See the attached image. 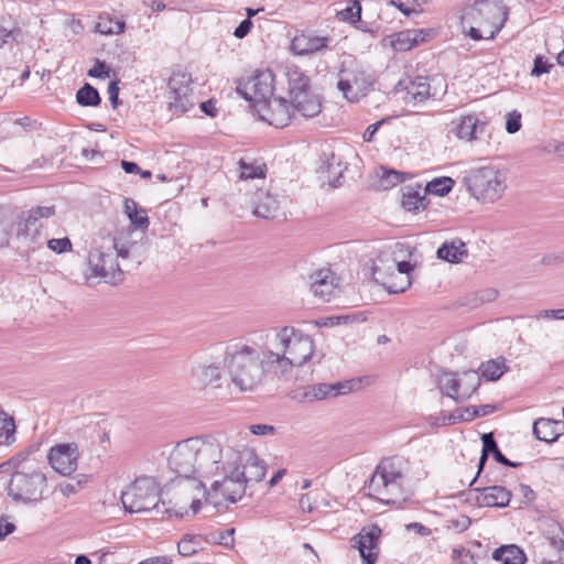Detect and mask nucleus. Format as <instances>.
<instances>
[{
    "instance_id": "obj_1",
    "label": "nucleus",
    "mask_w": 564,
    "mask_h": 564,
    "mask_svg": "<svg viewBox=\"0 0 564 564\" xmlns=\"http://www.w3.org/2000/svg\"><path fill=\"white\" fill-rule=\"evenodd\" d=\"M313 352L312 338L286 326L278 330L272 343L264 348V364L269 371L284 376L310 360Z\"/></svg>"
},
{
    "instance_id": "obj_2",
    "label": "nucleus",
    "mask_w": 564,
    "mask_h": 564,
    "mask_svg": "<svg viewBox=\"0 0 564 564\" xmlns=\"http://www.w3.org/2000/svg\"><path fill=\"white\" fill-rule=\"evenodd\" d=\"M231 381L240 391L254 389L262 380L264 370V349L259 352L248 345L228 346L224 357Z\"/></svg>"
},
{
    "instance_id": "obj_3",
    "label": "nucleus",
    "mask_w": 564,
    "mask_h": 564,
    "mask_svg": "<svg viewBox=\"0 0 564 564\" xmlns=\"http://www.w3.org/2000/svg\"><path fill=\"white\" fill-rule=\"evenodd\" d=\"M205 449L208 453V460H205V477L232 473L262 462L254 449L234 446L218 436H205Z\"/></svg>"
},
{
    "instance_id": "obj_4",
    "label": "nucleus",
    "mask_w": 564,
    "mask_h": 564,
    "mask_svg": "<svg viewBox=\"0 0 564 564\" xmlns=\"http://www.w3.org/2000/svg\"><path fill=\"white\" fill-rule=\"evenodd\" d=\"M265 473V464L260 462L251 467H242L232 473L220 474L223 478L212 484L209 491H207L206 502L216 508L225 503H235L246 495L247 487L261 481Z\"/></svg>"
},
{
    "instance_id": "obj_5",
    "label": "nucleus",
    "mask_w": 564,
    "mask_h": 564,
    "mask_svg": "<svg viewBox=\"0 0 564 564\" xmlns=\"http://www.w3.org/2000/svg\"><path fill=\"white\" fill-rule=\"evenodd\" d=\"M463 183L469 195L480 204H495L508 188V170L498 164L470 167Z\"/></svg>"
},
{
    "instance_id": "obj_6",
    "label": "nucleus",
    "mask_w": 564,
    "mask_h": 564,
    "mask_svg": "<svg viewBox=\"0 0 564 564\" xmlns=\"http://www.w3.org/2000/svg\"><path fill=\"white\" fill-rule=\"evenodd\" d=\"M115 247L110 234H100L93 239L87 254V271L85 273L88 282L102 281L117 285L123 281L124 273L117 262Z\"/></svg>"
},
{
    "instance_id": "obj_7",
    "label": "nucleus",
    "mask_w": 564,
    "mask_h": 564,
    "mask_svg": "<svg viewBox=\"0 0 564 564\" xmlns=\"http://www.w3.org/2000/svg\"><path fill=\"white\" fill-rule=\"evenodd\" d=\"M46 490V475L36 466L28 464L15 470L8 484V496L20 505L40 502Z\"/></svg>"
},
{
    "instance_id": "obj_8",
    "label": "nucleus",
    "mask_w": 564,
    "mask_h": 564,
    "mask_svg": "<svg viewBox=\"0 0 564 564\" xmlns=\"http://www.w3.org/2000/svg\"><path fill=\"white\" fill-rule=\"evenodd\" d=\"M204 437H191L175 445L169 456V467L181 477L205 476V460H208Z\"/></svg>"
},
{
    "instance_id": "obj_9",
    "label": "nucleus",
    "mask_w": 564,
    "mask_h": 564,
    "mask_svg": "<svg viewBox=\"0 0 564 564\" xmlns=\"http://www.w3.org/2000/svg\"><path fill=\"white\" fill-rule=\"evenodd\" d=\"M286 76L289 101L295 113L306 119L321 115L322 97L312 89L311 78L299 67L290 68Z\"/></svg>"
},
{
    "instance_id": "obj_10",
    "label": "nucleus",
    "mask_w": 564,
    "mask_h": 564,
    "mask_svg": "<svg viewBox=\"0 0 564 564\" xmlns=\"http://www.w3.org/2000/svg\"><path fill=\"white\" fill-rule=\"evenodd\" d=\"M403 475L394 462L382 460L373 471L368 489L369 495L379 501L390 505L402 501Z\"/></svg>"
},
{
    "instance_id": "obj_11",
    "label": "nucleus",
    "mask_w": 564,
    "mask_h": 564,
    "mask_svg": "<svg viewBox=\"0 0 564 564\" xmlns=\"http://www.w3.org/2000/svg\"><path fill=\"white\" fill-rule=\"evenodd\" d=\"M412 264L408 261H399L394 252L383 250L377 257L372 268L376 281L380 282L389 293H402L411 285L409 276Z\"/></svg>"
},
{
    "instance_id": "obj_12",
    "label": "nucleus",
    "mask_w": 564,
    "mask_h": 564,
    "mask_svg": "<svg viewBox=\"0 0 564 564\" xmlns=\"http://www.w3.org/2000/svg\"><path fill=\"white\" fill-rule=\"evenodd\" d=\"M55 215V206H36L23 212L17 223L15 237L25 245L28 254L41 249L44 245L45 232L42 219Z\"/></svg>"
},
{
    "instance_id": "obj_13",
    "label": "nucleus",
    "mask_w": 564,
    "mask_h": 564,
    "mask_svg": "<svg viewBox=\"0 0 564 564\" xmlns=\"http://www.w3.org/2000/svg\"><path fill=\"white\" fill-rule=\"evenodd\" d=\"M160 485L154 477L141 476L121 492V502L130 513L147 512L158 506Z\"/></svg>"
},
{
    "instance_id": "obj_14",
    "label": "nucleus",
    "mask_w": 564,
    "mask_h": 564,
    "mask_svg": "<svg viewBox=\"0 0 564 564\" xmlns=\"http://www.w3.org/2000/svg\"><path fill=\"white\" fill-rule=\"evenodd\" d=\"M507 17L508 9L500 0H477L465 10L463 19L480 26L488 25L489 40L499 33Z\"/></svg>"
},
{
    "instance_id": "obj_15",
    "label": "nucleus",
    "mask_w": 564,
    "mask_h": 564,
    "mask_svg": "<svg viewBox=\"0 0 564 564\" xmlns=\"http://www.w3.org/2000/svg\"><path fill=\"white\" fill-rule=\"evenodd\" d=\"M206 497L207 491L202 481L196 479L186 481L167 502L165 512L175 518L195 516L200 510L203 499L206 501Z\"/></svg>"
},
{
    "instance_id": "obj_16",
    "label": "nucleus",
    "mask_w": 564,
    "mask_h": 564,
    "mask_svg": "<svg viewBox=\"0 0 564 564\" xmlns=\"http://www.w3.org/2000/svg\"><path fill=\"white\" fill-rule=\"evenodd\" d=\"M437 382L442 393L459 402L469 399L477 390L480 384V375L475 370L442 371Z\"/></svg>"
},
{
    "instance_id": "obj_17",
    "label": "nucleus",
    "mask_w": 564,
    "mask_h": 564,
    "mask_svg": "<svg viewBox=\"0 0 564 564\" xmlns=\"http://www.w3.org/2000/svg\"><path fill=\"white\" fill-rule=\"evenodd\" d=\"M236 89L245 100L264 105L273 96L274 75L269 69L256 70L247 79H239Z\"/></svg>"
},
{
    "instance_id": "obj_18",
    "label": "nucleus",
    "mask_w": 564,
    "mask_h": 564,
    "mask_svg": "<svg viewBox=\"0 0 564 564\" xmlns=\"http://www.w3.org/2000/svg\"><path fill=\"white\" fill-rule=\"evenodd\" d=\"M373 83V76L358 65L343 64L338 72L337 88L348 101H358Z\"/></svg>"
},
{
    "instance_id": "obj_19",
    "label": "nucleus",
    "mask_w": 564,
    "mask_h": 564,
    "mask_svg": "<svg viewBox=\"0 0 564 564\" xmlns=\"http://www.w3.org/2000/svg\"><path fill=\"white\" fill-rule=\"evenodd\" d=\"M192 75L186 72H173L169 79V109L174 113H185L194 106Z\"/></svg>"
},
{
    "instance_id": "obj_20",
    "label": "nucleus",
    "mask_w": 564,
    "mask_h": 564,
    "mask_svg": "<svg viewBox=\"0 0 564 564\" xmlns=\"http://www.w3.org/2000/svg\"><path fill=\"white\" fill-rule=\"evenodd\" d=\"M79 456L76 443H61L50 448L47 459L56 473L62 476H70L78 467Z\"/></svg>"
},
{
    "instance_id": "obj_21",
    "label": "nucleus",
    "mask_w": 564,
    "mask_h": 564,
    "mask_svg": "<svg viewBox=\"0 0 564 564\" xmlns=\"http://www.w3.org/2000/svg\"><path fill=\"white\" fill-rule=\"evenodd\" d=\"M223 361H204L192 369V384L199 390H217L223 387Z\"/></svg>"
},
{
    "instance_id": "obj_22",
    "label": "nucleus",
    "mask_w": 564,
    "mask_h": 564,
    "mask_svg": "<svg viewBox=\"0 0 564 564\" xmlns=\"http://www.w3.org/2000/svg\"><path fill=\"white\" fill-rule=\"evenodd\" d=\"M381 530L372 525L361 530L352 538L354 546L359 551L364 564H376L379 554Z\"/></svg>"
},
{
    "instance_id": "obj_23",
    "label": "nucleus",
    "mask_w": 564,
    "mask_h": 564,
    "mask_svg": "<svg viewBox=\"0 0 564 564\" xmlns=\"http://www.w3.org/2000/svg\"><path fill=\"white\" fill-rule=\"evenodd\" d=\"M262 107L263 110L268 112V117L263 116L262 118L276 128L286 127L295 116V111L292 109L293 107L289 98H273L262 105Z\"/></svg>"
},
{
    "instance_id": "obj_24",
    "label": "nucleus",
    "mask_w": 564,
    "mask_h": 564,
    "mask_svg": "<svg viewBox=\"0 0 564 564\" xmlns=\"http://www.w3.org/2000/svg\"><path fill=\"white\" fill-rule=\"evenodd\" d=\"M329 42L330 39L328 36H319L312 32H302L292 39L290 47L293 54L305 56L326 50Z\"/></svg>"
},
{
    "instance_id": "obj_25",
    "label": "nucleus",
    "mask_w": 564,
    "mask_h": 564,
    "mask_svg": "<svg viewBox=\"0 0 564 564\" xmlns=\"http://www.w3.org/2000/svg\"><path fill=\"white\" fill-rule=\"evenodd\" d=\"M352 384L350 381H338L335 383H316L305 388L303 400L313 402L334 398L350 392Z\"/></svg>"
},
{
    "instance_id": "obj_26",
    "label": "nucleus",
    "mask_w": 564,
    "mask_h": 564,
    "mask_svg": "<svg viewBox=\"0 0 564 564\" xmlns=\"http://www.w3.org/2000/svg\"><path fill=\"white\" fill-rule=\"evenodd\" d=\"M455 124L454 131L458 139H467V141L477 140L484 137L487 122L479 119L477 115H467L459 118Z\"/></svg>"
},
{
    "instance_id": "obj_27",
    "label": "nucleus",
    "mask_w": 564,
    "mask_h": 564,
    "mask_svg": "<svg viewBox=\"0 0 564 564\" xmlns=\"http://www.w3.org/2000/svg\"><path fill=\"white\" fill-rule=\"evenodd\" d=\"M511 492L502 486H490L476 490L475 501L479 507L503 508L509 505Z\"/></svg>"
},
{
    "instance_id": "obj_28",
    "label": "nucleus",
    "mask_w": 564,
    "mask_h": 564,
    "mask_svg": "<svg viewBox=\"0 0 564 564\" xmlns=\"http://www.w3.org/2000/svg\"><path fill=\"white\" fill-rule=\"evenodd\" d=\"M425 187L422 188L420 184L408 185L402 188V207L410 213H421L426 209L429 199Z\"/></svg>"
},
{
    "instance_id": "obj_29",
    "label": "nucleus",
    "mask_w": 564,
    "mask_h": 564,
    "mask_svg": "<svg viewBox=\"0 0 564 564\" xmlns=\"http://www.w3.org/2000/svg\"><path fill=\"white\" fill-rule=\"evenodd\" d=\"M563 433L564 422L561 420L540 417L533 423V434L539 441L554 443Z\"/></svg>"
},
{
    "instance_id": "obj_30",
    "label": "nucleus",
    "mask_w": 564,
    "mask_h": 564,
    "mask_svg": "<svg viewBox=\"0 0 564 564\" xmlns=\"http://www.w3.org/2000/svg\"><path fill=\"white\" fill-rule=\"evenodd\" d=\"M281 202L276 195L269 192H257L253 200V215L263 219H272L280 210Z\"/></svg>"
},
{
    "instance_id": "obj_31",
    "label": "nucleus",
    "mask_w": 564,
    "mask_h": 564,
    "mask_svg": "<svg viewBox=\"0 0 564 564\" xmlns=\"http://www.w3.org/2000/svg\"><path fill=\"white\" fill-rule=\"evenodd\" d=\"M311 290L315 296L329 301L335 291L334 274L329 269H321L310 275Z\"/></svg>"
},
{
    "instance_id": "obj_32",
    "label": "nucleus",
    "mask_w": 564,
    "mask_h": 564,
    "mask_svg": "<svg viewBox=\"0 0 564 564\" xmlns=\"http://www.w3.org/2000/svg\"><path fill=\"white\" fill-rule=\"evenodd\" d=\"M437 258L449 263H459L468 256V249L460 239L445 241L437 249Z\"/></svg>"
},
{
    "instance_id": "obj_33",
    "label": "nucleus",
    "mask_w": 564,
    "mask_h": 564,
    "mask_svg": "<svg viewBox=\"0 0 564 564\" xmlns=\"http://www.w3.org/2000/svg\"><path fill=\"white\" fill-rule=\"evenodd\" d=\"M481 441H482V453H481V456L479 458V463H478V474L480 473V470L482 469L486 460H487V457H488V454L491 453L495 457V459L502 464V465H506V466H510V467H517L520 465V463H512L510 462L498 448L497 446V443L496 441L494 440V436L491 433H488V434H484L481 436Z\"/></svg>"
},
{
    "instance_id": "obj_34",
    "label": "nucleus",
    "mask_w": 564,
    "mask_h": 564,
    "mask_svg": "<svg viewBox=\"0 0 564 564\" xmlns=\"http://www.w3.org/2000/svg\"><path fill=\"white\" fill-rule=\"evenodd\" d=\"M346 166L341 160L333 152L328 154L325 153L322 164L319 165L321 173L326 174L325 177L333 186H336V181L343 175Z\"/></svg>"
},
{
    "instance_id": "obj_35",
    "label": "nucleus",
    "mask_w": 564,
    "mask_h": 564,
    "mask_svg": "<svg viewBox=\"0 0 564 564\" xmlns=\"http://www.w3.org/2000/svg\"><path fill=\"white\" fill-rule=\"evenodd\" d=\"M492 557L502 564H524L527 560L523 551L514 544L500 546L495 550Z\"/></svg>"
},
{
    "instance_id": "obj_36",
    "label": "nucleus",
    "mask_w": 564,
    "mask_h": 564,
    "mask_svg": "<svg viewBox=\"0 0 564 564\" xmlns=\"http://www.w3.org/2000/svg\"><path fill=\"white\" fill-rule=\"evenodd\" d=\"M422 30H405L393 35L391 45L394 51L405 52L417 46L421 40H415V36H420Z\"/></svg>"
},
{
    "instance_id": "obj_37",
    "label": "nucleus",
    "mask_w": 564,
    "mask_h": 564,
    "mask_svg": "<svg viewBox=\"0 0 564 564\" xmlns=\"http://www.w3.org/2000/svg\"><path fill=\"white\" fill-rule=\"evenodd\" d=\"M507 369L506 359L502 357L485 361L479 367L481 376L487 381H496L500 379Z\"/></svg>"
},
{
    "instance_id": "obj_38",
    "label": "nucleus",
    "mask_w": 564,
    "mask_h": 564,
    "mask_svg": "<svg viewBox=\"0 0 564 564\" xmlns=\"http://www.w3.org/2000/svg\"><path fill=\"white\" fill-rule=\"evenodd\" d=\"M378 187L388 191L405 181V174L395 170L380 167L377 172Z\"/></svg>"
},
{
    "instance_id": "obj_39",
    "label": "nucleus",
    "mask_w": 564,
    "mask_h": 564,
    "mask_svg": "<svg viewBox=\"0 0 564 564\" xmlns=\"http://www.w3.org/2000/svg\"><path fill=\"white\" fill-rule=\"evenodd\" d=\"M203 538L199 534H185L177 543V551L182 556H192L203 549Z\"/></svg>"
},
{
    "instance_id": "obj_40",
    "label": "nucleus",
    "mask_w": 564,
    "mask_h": 564,
    "mask_svg": "<svg viewBox=\"0 0 564 564\" xmlns=\"http://www.w3.org/2000/svg\"><path fill=\"white\" fill-rule=\"evenodd\" d=\"M406 93L413 97L414 100L424 101L431 93V85L427 77L417 76L406 86Z\"/></svg>"
},
{
    "instance_id": "obj_41",
    "label": "nucleus",
    "mask_w": 564,
    "mask_h": 564,
    "mask_svg": "<svg viewBox=\"0 0 564 564\" xmlns=\"http://www.w3.org/2000/svg\"><path fill=\"white\" fill-rule=\"evenodd\" d=\"M240 177L243 180L261 178L265 176V165L257 160L247 161L241 159L239 161Z\"/></svg>"
},
{
    "instance_id": "obj_42",
    "label": "nucleus",
    "mask_w": 564,
    "mask_h": 564,
    "mask_svg": "<svg viewBox=\"0 0 564 564\" xmlns=\"http://www.w3.org/2000/svg\"><path fill=\"white\" fill-rule=\"evenodd\" d=\"M124 213L128 218L138 228H147L149 225V219L145 210L139 209L137 203L133 199L127 198L124 200Z\"/></svg>"
},
{
    "instance_id": "obj_43",
    "label": "nucleus",
    "mask_w": 564,
    "mask_h": 564,
    "mask_svg": "<svg viewBox=\"0 0 564 564\" xmlns=\"http://www.w3.org/2000/svg\"><path fill=\"white\" fill-rule=\"evenodd\" d=\"M455 181L448 176L433 178L425 185V192L436 196H446L454 188Z\"/></svg>"
},
{
    "instance_id": "obj_44",
    "label": "nucleus",
    "mask_w": 564,
    "mask_h": 564,
    "mask_svg": "<svg viewBox=\"0 0 564 564\" xmlns=\"http://www.w3.org/2000/svg\"><path fill=\"white\" fill-rule=\"evenodd\" d=\"M76 100L84 107H96L101 102L98 90L88 83L77 90Z\"/></svg>"
},
{
    "instance_id": "obj_45",
    "label": "nucleus",
    "mask_w": 564,
    "mask_h": 564,
    "mask_svg": "<svg viewBox=\"0 0 564 564\" xmlns=\"http://www.w3.org/2000/svg\"><path fill=\"white\" fill-rule=\"evenodd\" d=\"M339 21L357 24L361 21V4L359 0H351L350 4L336 14Z\"/></svg>"
},
{
    "instance_id": "obj_46",
    "label": "nucleus",
    "mask_w": 564,
    "mask_h": 564,
    "mask_svg": "<svg viewBox=\"0 0 564 564\" xmlns=\"http://www.w3.org/2000/svg\"><path fill=\"white\" fill-rule=\"evenodd\" d=\"M15 425L12 417L0 414V445H10L14 442Z\"/></svg>"
},
{
    "instance_id": "obj_47",
    "label": "nucleus",
    "mask_w": 564,
    "mask_h": 564,
    "mask_svg": "<svg viewBox=\"0 0 564 564\" xmlns=\"http://www.w3.org/2000/svg\"><path fill=\"white\" fill-rule=\"evenodd\" d=\"M13 221L0 210V249L10 246L12 237Z\"/></svg>"
},
{
    "instance_id": "obj_48",
    "label": "nucleus",
    "mask_w": 564,
    "mask_h": 564,
    "mask_svg": "<svg viewBox=\"0 0 564 564\" xmlns=\"http://www.w3.org/2000/svg\"><path fill=\"white\" fill-rule=\"evenodd\" d=\"M126 23L120 20L104 19L97 23V30L101 34H120L124 31Z\"/></svg>"
},
{
    "instance_id": "obj_49",
    "label": "nucleus",
    "mask_w": 564,
    "mask_h": 564,
    "mask_svg": "<svg viewBox=\"0 0 564 564\" xmlns=\"http://www.w3.org/2000/svg\"><path fill=\"white\" fill-rule=\"evenodd\" d=\"M234 532L235 529L214 532L205 536V541L208 543H216L224 546H231L234 544Z\"/></svg>"
},
{
    "instance_id": "obj_50",
    "label": "nucleus",
    "mask_w": 564,
    "mask_h": 564,
    "mask_svg": "<svg viewBox=\"0 0 564 564\" xmlns=\"http://www.w3.org/2000/svg\"><path fill=\"white\" fill-rule=\"evenodd\" d=\"M47 248L57 254L69 252L73 243L68 237L53 238L47 241Z\"/></svg>"
},
{
    "instance_id": "obj_51",
    "label": "nucleus",
    "mask_w": 564,
    "mask_h": 564,
    "mask_svg": "<svg viewBox=\"0 0 564 564\" xmlns=\"http://www.w3.org/2000/svg\"><path fill=\"white\" fill-rule=\"evenodd\" d=\"M476 416H479V410L477 406H468L464 410L455 411L448 419L449 423H456L458 421H471Z\"/></svg>"
},
{
    "instance_id": "obj_52",
    "label": "nucleus",
    "mask_w": 564,
    "mask_h": 564,
    "mask_svg": "<svg viewBox=\"0 0 564 564\" xmlns=\"http://www.w3.org/2000/svg\"><path fill=\"white\" fill-rule=\"evenodd\" d=\"M113 242L116 247L113 248V252L116 258L127 259L130 256L132 248L135 246L132 241H122L120 238L113 237Z\"/></svg>"
},
{
    "instance_id": "obj_53",
    "label": "nucleus",
    "mask_w": 564,
    "mask_h": 564,
    "mask_svg": "<svg viewBox=\"0 0 564 564\" xmlns=\"http://www.w3.org/2000/svg\"><path fill=\"white\" fill-rule=\"evenodd\" d=\"M111 69L102 61L96 59L93 68L88 70V76L93 78H109Z\"/></svg>"
},
{
    "instance_id": "obj_54",
    "label": "nucleus",
    "mask_w": 564,
    "mask_h": 564,
    "mask_svg": "<svg viewBox=\"0 0 564 564\" xmlns=\"http://www.w3.org/2000/svg\"><path fill=\"white\" fill-rule=\"evenodd\" d=\"M552 66H553V64H550L547 61H545L543 58V56L538 55L534 58L533 68L531 70V75L535 76V77H539V76H541L543 74H547L551 70Z\"/></svg>"
},
{
    "instance_id": "obj_55",
    "label": "nucleus",
    "mask_w": 564,
    "mask_h": 564,
    "mask_svg": "<svg viewBox=\"0 0 564 564\" xmlns=\"http://www.w3.org/2000/svg\"><path fill=\"white\" fill-rule=\"evenodd\" d=\"M521 129V113L513 110L507 115L506 130L508 133H516Z\"/></svg>"
},
{
    "instance_id": "obj_56",
    "label": "nucleus",
    "mask_w": 564,
    "mask_h": 564,
    "mask_svg": "<svg viewBox=\"0 0 564 564\" xmlns=\"http://www.w3.org/2000/svg\"><path fill=\"white\" fill-rule=\"evenodd\" d=\"M351 319L352 318L350 316H348V315H345V316H330V317L319 318V319H317L315 322V324L318 327H333V326H337V325H340V324L348 323Z\"/></svg>"
},
{
    "instance_id": "obj_57",
    "label": "nucleus",
    "mask_w": 564,
    "mask_h": 564,
    "mask_svg": "<svg viewBox=\"0 0 564 564\" xmlns=\"http://www.w3.org/2000/svg\"><path fill=\"white\" fill-rule=\"evenodd\" d=\"M535 318L564 321V308L542 310L535 314Z\"/></svg>"
},
{
    "instance_id": "obj_58",
    "label": "nucleus",
    "mask_w": 564,
    "mask_h": 564,
    "mask_svg": "<svg viewBox=\"0 0 564 564\" xmlns=\"http://www.w3.org/2000/svg\"><path fill=\"white\" fill-rule=\"evenodd\" d=\"M82 487V481L77 480L74 481H65L59 485V491L62 495L66 498L70 497L72 495L76 494L78 489Z\"/></svg>"
},
{
    "instance_id": "obj_59",
    "label": "nucleus",
    "mask_w": 564,
    "mask_h": 564,
    "mask_svg": "<svg viewBox=\"0 0 564 564\" xmlns=\"http://www.w3.org/2000/svg\"><path fill=\"white\" fill-rule=\"evenodd\" d=\"M253 26V23L252 21L249 19V18H246L245 20H242L239 25L235 29L234 31V35L237 37V39H243L245 36H247L251 29Z\"/></svg>"
},
{
    "instance_id": "obj_60",
    "label": "nucleus",
    "mask_w": 564,
    "mask_h": 564,
    "mask_svg": "<svg viewBox=\"0 0 564 564\" xmlns=\"http://www.w3.org/2000/svg\"><path fill=\"white\" fill-rule=\"evenodd\" d=\"M108 95L112 108H117L119 99V82L111 80L108 85Z\"/></svg>"
},
{
    "instance_id": "obj_61",
    "label": "nucleus",
    "mask_w": 564,
    "mask_h": 564,
    "mask_svg": "<svg viewBox=\"0 0 564 564\" xmlns=\"http://www.w3.org/2000/svg\"><path fill=\"white\" fill-rule=\"evenodd\" d=\"M217 101L215 99H208L199 104L200 110L212 118L217 116L218 108L216 107Z\"/></svg>"
},
{
    "instance_id": "obj_62",
    "label": "nucleus",
    "mask_w": 564,
    "mask_h": 564,
    "mask_svg": "<svg viewBox=\"0 0 564 564\" xmlns=\"http://www.w3.org/2000/svg\"><path fill=\"white\" fill-rule=\"evenodd\" d=\"M15 530L14 523L10 522L7 518H0V541L6 539Z\"/></svg>"
},
{
    "instance_id": "obj_63",
    "label": "nucleus",
    "mask_w": 564,
    "mask_h": 564,
    "mask_svg": "<svg viewBox=\"0 0 564 564\" xmlns=\"http://www.w3.org/2000/svg\"><path fill=\"white\" fill-rule=\"evenodd\" d=\"M387 122L386 119L379 120L366 129L362 134V141H372L375 133L379 130V128Z\"/></svg>"
},
{
    "instance_id": "obj_64",
    "label": "nucleus",
    "mask_w": 564,
    "mask_h": 564,
    "mask_svg": "<svg viewBox=\"0 0 564 564\" xmlns=\"http://www.w3.org/2000/svg\"><path fill=\"white\" fill-rule=\"evenodd\" d=\"M249 429L250 432L254 435H267L273 433L274 431V427L268 424H253Z\"/></svg>"
}]
</instances>
